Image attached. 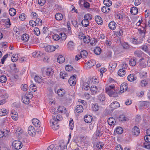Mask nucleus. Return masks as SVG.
Instances as JSON below:
<instances>
[{"instance_id": "nucleus-1", "label": "nucleus", "mask_w": 150, "mask_h": 150, "mask_svg": "<svg viewBox=\"0 0 150 150\" xmlns=\"http://www.w3.org/2000/svg\"><path fill=\"white\" fill-rule=\"evenodd\" d=\"M115 86L114 85H111L108 86L105 88L106 92L110 97H116L118 96V94L123 93L124 91L123 87L121 85L120 88V91L115 90L114 89Z\"/></svg>"}, {"instance_id": "nucleus-2", "label": "nucleus", "mask_w": 150, "mask_h": 150, "mask_svg": "<svg viewBox=\"0 0 150 150\" xmlns=\"http://www.w3.org/2000/svg\"><path fill=\"white\" fill-rule=\"evenodd\" d=\"M42 73L44 76L52 77L53 76L54 71L52 68H49L45 69L43 71Z\"/></svg>"}, {"instance_id": "nucleus-3", "label": "nucleus", "mask_w": 150, "mask_h": 150, "mask_svg": "<svg viewBox=\"0 0 150 150\" xmlns=\"http://www.w3.org/2000/svg\"><path fill=\"white\" fill-rule=\"evenodd\" d=\"M12 146L16 150L21 149L23 146L22 143L20 141H14L12 143Z\"/></svg>"}, {"instance_id": "nucleus-4", "label": "nucleus", "mask_w": 150, "mask_h": 150, "mask_svg": "<svg viewBox=\"0 0 150 150\" xmlns=\"http://www.w3.org/2000/svg\"><path fill=\"white\" fill-rule=\"evenodd\" d=\"M101 89L100 87L97 88L96 86H91L90 88V90L91 92V93L92 95H95L97 93L99 92V90Z\"/></svg>"}, {"instance_id": "nucleus-5", "label": "nucleus", "mask_w": 150, "mask_h": 150, "mask_svg": "<svg viewBox=\"0 0 150 150\" xmlns=\"http://www.w3.org/2000/svg\"><path fill=\"white\" fill-rule=\"evenodd\" d=\"M28 132L31 136H35V130L33 126L30 125L28 129Z\"/></svg>"}, {"instance_id": "nucleus-6", "label": "nucleus", "mask_w": 150, "mask_h": 150, "mask_svg": "<svg viewBox=\"0 0 150 150\" xmlns=\"http://www.w3.org/2000/svg\"><path fill=\"white\" fill-rule=\"evenodd\" d=\"M67 46L69 50H73L74 48L75 43L73 41H70L67 43Z\"/></svg>"}, {"instance_id": "nucleus-7", "label": "nucleus", "mask_w": 150, "mask_h": 150, "mask_svg": "<svg viewBox=\"0 0 150 150\" xmlns=\"http://www.w3.org/2000/svg\"><path fill=\"white\" fill-rule=\"evenodd\" d=\"M132 132L133 135L137 136L140 133L139 129L137 127L135 126L132 129Z\"/></svg>"}, {"instance_id": "nucleus-8", "label": "nucleus", "mask_w": 150, "mask_h": 150, "mask_svg": "<svg viewBox=\"0 0 150 150\" xmlns=\"http://www.w3.org/2000/svg\"><path fill=\"white\" fill-rule=\"evenodd\" d=\"M92 117L90 115H85L84 118V121L88 123H91L92 121Z\"/></svg>"}, {"instance_id": "nucleus-9", "label": "nucleus", "mask_w": 150, "mask_h": 150, "mask_svg": "<svg viewBox=\"0 0 150 150\" xmlns=\"http://www.w3.org/2000/svg\"><path fill=\"white\" fill-rule=\"evenodd\" d=\"M21 100L22 102L25 104H28L29 102V97L26 96H22Z\"/></svg>"}, {"instance_id": "nucleus-10", "label": "nucleus", "mask_w": 150, "mask_h": 150, "mask_svg": "<svg viewBox=\"0 0 150 150\" xmlns=\"http://www.w3.org/2000/svg\"><path fill=\"white\" fill-rule=\"evenodd\" d=\"M97 99L100 103H103L105 100V95L103 93H101L97 96Z\"/></svg>"}, {"instance_id": "nucleus-11", "label": "nucleus", "mask_w": 150, "mask_h": 150, "mask_svg": "<svg viewBox=\"0 0 150 150\" xmlns=\"http://www.w3.org/2000/svg\"><path fill=\"white\" fill-rule=\"evenodd\" d=\"M120 105L119 103L117 101H115L112 103L110 105V107L112 110L117 108L120 107Z\"/></svg>"}, {"instance_id": "nucleus-12", "label": "nucleus", "mask_w": 150, "mask_h": 150, "mask_svg": "<svg viewBox=\"0 0 150 150\" xmlns=\"http://www.w3.org/2000/svg\"><path fill=\"white\" fill-rule=\"evenodd\" d=\"M52 117L54 122L59 121H61L62 119V116L59 114L57 115L55 114L52 116Z\"/></svg>"}, {"instance_id": "nucleus-13", "label": "nucleus", "mask_w": 150, "mask_h": 150, "mask_svg": "<svg viewBox=\"0 0 150 150\" xmlns=\"http://www.w3.org/2000/svg\"><path fill=\"white\" fill-rule=\"evenodd\" d=\"M58 122H54L51 120L50 121V124L52 128L54 130H57L59 128V125H57Z\"/></svg>"}, {"instance_id": "nucleus-14", "label": "nucleus", "mask_w": 150, "mask_h": 150, "mask_svg": "<svg viewBox=\"0 0 150 150\" xmlns=\"http://www.w3.org/2000/svg\"><path fill=\"white\" fill-rule=\"evenodd\" d=\"M32 122L35 127H40V122L39 120L38 119L36 118L33 119L32 120Z\"/></svg>"}, {"instance_id": "nucleus-15", "label": "nucleus", "mask_w": 150, "mask_h": 150, "mask_svg": "<svg viewBox=\"0 0 150 150\" xmlns=\"http://www.w3.org/2000/svg\"><path fill=\"white\" fill-rule=\"evenodd\" d=\"M117 26L116 23L114 21L110 22L108 24V27L109 28L112 30H115Z\"/></svg>"}, {"instance_id": "nucleus-16", "label": "nucleus", "mask_w": 150, "mask_h": 150, "mask_svg": "<svg viewBox=\"0 0 150 150\" xmlns=\"http://www.w3.org/2000/svg\"><path fill=\"white\" fill-rule=\"evenodd\" d=\"M103 132L100 127H97L96 135L97 137H100L103 134Z\"/></svg>"}, {"instance_id": "nucleus-17", "label": "nucleus", "mask_w": 150, "mask_h": 150, "mask_svg": "<svg viewBox=\"0 0 150 150\" xmlns=\"http://www.w3.org/2000/svg\"><path fill=\"white\" fill-rule=\"evenodd\" d=\"M54 46L52 45H48L45 48V50L48 52H51L54 51Z\"/></svg>"}, {"instance_id": "nucleus-18", "label": "nucleus", "mask_w": 150, "mask_h": 150, "mask_svg": "<svg viewBox=\"0 0 150 150\" xmlns=\"http://www.w3.org/2000/svg\"><path fill=\"white\" fill-rule=\"evenodd\" d=\"M95 20L96 23L98 25H101L103 23V20L99 16H97L95 17Z\"/></svg>"}, {"instance_id": "nucleus-19", "label": "nucleus", "mask_w": 150, "mask_h": 150, "mask_svg": "<svg viewBox=\"0 0 150 150\" xmlns=\"http://www.w3.org/2000/svg\"><path fill=\"white\" fill-rule=\"evenodd\" d=\"M64 57L62 55H59L57 58V61L59 63H62L64 62Z\"/></svg>"}, {"instance_id": "nucleus-20", "label": "nucleus", "mask_w": 150, "mask_h": 150, "mask_svg": "<svg viewBox=\"0 0 150 150\" xmlns=\"http://www.w3.org/2000/svg\"><path fill=\"white\" fill-rule=\"evenodd\" d=\"M76 111L78 113L82 112L83 110V107L81 105H78L76 107Z\"/></svg>"}, {"instance_id": "nucleus-21", "label": "nucleus", "mask_w": 150, "mask_h": 150, "mask_svg": "<svg viewBox=\"0 0 150 150\" xmlns=\"http://www.w3.org/2000/svg\"><path fill=\"white\" fill-rule=\"evenodd\" d=\"M61 150H67V144L66 143L62 142L59 145Z\"/></svg>"}, {"instance_id": "nucleus-22", "label": "nucleus", "mask_w": 150, "mask_h": 150, "mask_svg": "<svg viewBox=\"0 0 150 150\" xmlns=\"http://www.w3.org/2000/svg\"><path fill=\"white\" fill-rule=\"evenodd\" d=\"M130 12L132 15H136L138 12V10L137 8L135 7H133L131 8L130 9Z\"/></svg>"}, {"instance_id": "nucleus-23", "label": "nucleus", "mask_w": 150, "mask_h": 150, "mask_svg": "<svg viewBox=\"0 0 150 150\" xmlns=\"http://www.w3.org/2000/svg\"><path fill=\"white\" fill-rule=\"evenodd\" d=\"M55 19L57 21H61L63 18V15L60 13H57L55 15Z\"/></svg>"}, {"instance_id": "nucleus-24", "label": "nucleus", "mask_w": 150, "mask_h": 150, "mask_svg": "<svg viewBox=\"0 0 150 150\" xmlns=\"http://www.w3.org/2000/svg\"><path fill=\"white\" fill-rule=\"evenodd\" d=\"M29 38V35L26 34H24L23 36L21 37V39L24 42L28 41Z\"/></svg>"}, {"instance_id": "nucleus-25", "label": "nucleus", "mask_w": 150, "mask_h": 150, "mask_svg": "<svg viewBox=\"0 0 150 150\" xmlns=\"http://www.w3.org/2000/svg\"><path fill=\"white\" fill-rule=\"evenodd\" d=\"M93 51L96 55H98L100 54L101 52V49L100 47H97L95 48Z\"/></svg>"}, {"instance_id": "nucleus-26", "label": "nucleus", "mask_w": 150, "mask_h": 150, "mask_svg": "<svg viewBox=\"0 0 150 150\" xmlns=\"http://www.w3.org/2000/svg\"><path fill=\"white\" fill-rule=\"evenodd\" d=\"M57 93L60 96H62L65 94V90L63 89H59L57 91Z\"/></svg>"}, {"instance_id": "nucleus-27", "label": "nucleus", "mask_w": 150, "mask_h": 150, "mask_svg": "<svg viewBox=\"0 0 150 150\" xmlns=\"http://www.w3.org/2000/svg\"><path fill=\"white\" fill-rule=\"evenodd\" d=\"M115 122V119L112 117L109 118L108 120V124L110 126H112V125H114Z\"/></svg>"}, {"instance_id": "nucleus-28", "label": "nucleus", "mask_w": 150, "mask_h": 150, "mask_svg": "<svg viewBox=\"0 0 150 150\" xmlns=\"http://www.w3.org/2000/svg\"><path fill=\"white\" fill-rule=\"evenodd\" d=\"M66 109L63 106H60L58 108L57 112V113L61 112L62 113L66 112Z\"/></svg>"}, {"instance_id": "nucleus-29", "label": "nucleus", "mask_w": 150, "mask_h": 150, "mask_svg": "<svg viewBox=\"0 0 150 150\" xmlns=\"http://www.w3.org/2000/svg\"><path fill=\"white\" fill-rule=\"evenodd\" d=\"M137 78L134 76V75L133 74H129L127 76V79L128 80L130 81H133L136 80Z\"/></svg>"}, {"instance_id": "nucleus-30", "label": "nucleus", "mask_w": 150, "mask_h": 150, "mask_svg": "<svg viewBox=\"0 0 150 150\" xmlns=\"http://www.w3.org/2000/svg\"><path fill=\"white\" fill-rule=\"evenodd\" d=\"M87 52L85 50H83L81 52L80 55L81 56V57L84 58L87 56Z\"/></svg>"}, {"instance_id": "nucleus-31", "label": "nucleus", "mask_w": 150, "mask_h": 150, "mask_svg": "<svg viewBox=\"0 0 150 150\" xmlns=\"http://www.w3.org/2000/svg\"><path fill=\"white\" fill-rule=\"evenodd\" d=\"M8 113L6 109L2 108L0 110V116H3L6 115Z\"/></svg>"}, {"instance_id": "nucleus-32", "label": "nucleus", "mask_w": 150, "mask_h": 150, "mask_svg": "<svg viewBox=\"0 0 150 150\" xmlns=\"http://www.w3.org/2000/svg\"><path fill=\"white\" fill-rule=\"evenodd\" d=\"M135 56L138 57H141L143 54V53L141 51L137 50L134 52Z\"/></svg>"}, {"instance_id": "nucleus-33", "label": "nucleus", "mask_w": 150, "mask_h": 150, "mask_svg": "<svg viewBox=\"0 0 150 150\" xmlns=\"http://www.w3.org/2000/svg\"><path fill=\"white\" fill-rule=\"evenodd\" d=\"M88 65L89 67H93L96 64V62L94 60H91L87 62Z\"/></svg>"}, {"instance_id": "nucleus-34", "label": "nucleus", "mask_w": 150, "mask_h": 150, "mask_svg": "<svg viewBox=\"0 0 150 150\" xmlns=\"http://www.w3.org/2000/svg\"><path fill=\"white\" fill-rule=\"evenodd\" d=\"M83 40L84 43L86 44L89 43L91 41L90 37L88 35L86 36H84Z\"/></svg>"}, {"instance_id": "nucleus-35", "label": "nucleus", "mask_w": 150, "mask_h": 150, "mask_svg": "<svg viewBox=\"0 0 150 150\" xmlns=\"http://www.w3.org/2000/svg\"><path fill=\"white\" fill-rule=\"evenodd\" d=\"M90 88L89 86L86 82H84L83 83L82 89L83 90L87 91Z\"/></svg>"}, {"instance_id": "nucleus-36", "label": "nucleus", "mask_w": 150, "mask_h": 150, "mask_svg": "<svg viewBox=\"0 0 150 150\" xmlns=\"http://www.w3.org/2000/svg\"><path fill=\"white\" fill-rule=\"evenodd\" d=\"M108 6H103L101 9L102 11L105 13H108L110 10V8H108Z\"/></svg>"}, {"instance_id": "nucleus-37", "label": "nucleus", "mask_w": 150, "mask_h": 150, "mask_svg": "<svg viewBox=\"0 0 150 150\" xmlns=\"http://www.w3.org/2000/svg\"><path fill=\"white\" fill-rule=\"evenodd\" d=\"M125 74V70L122 69H120L118 71V74L120 76H123Z\"/></svg>"}, {"instance_id": "nucleus-38", "label": "nucleus", "mask_w": 150, "mask_h": 150, "mask_svg": "<svg viewBox=\"0 0 150 150\" xmlns=\"http://www.w3.org/2000/svg\"><path fill=\"white\" fill-rule=\"evenodd\" d=\"M9 13L10 16H13L16 14V11L15 8H11L9 9Z\"/></svg>"}, {"instance_id": "nucleus-39", "label": "nucleus", "mask_w": 150, "mask_h": 150, "mask_svg": "<svg viewBox=\"0 0 150 150\" xmlns=\"http://www.w3.org/2000/svg\"><path fill=\"white\" fill-rule=\"evenodd\" d=\"M104 145V144L101 143H98L96 146L95 148L98 150H100L101 149H103Z\"/></svg>"}, {"instance_id": "nucleus-40", "label": "nucleus", "mask_w": 150, "mask_h": 150, "mask_svg": "<svg viewBox=\"0 0 150 150\" xmlns=\"http://www.w3.org/2000/svg\"><path fill=\"white\" fill-rule=\"evenodd\" d=\"M58 147L56 146L55 145L52 144L49 146L47 150H58Z\"/></svg>"}, {"instance_id": "nucleus-41", "label": "nucleus", "mask_w": 150, "mask_h": 150, "mask_svg": "<svg viewBox=\"0 0 150 150\" xmlns=\"http://www.w3.org/2000/svg\"><path fill=\"white\" fill-rule=\"evenodd\" d=\"M33 56L34 57H38V56H41L43 54L40 53V51L35 52L33 53Z\"/></svg>"}, {"instance_id": "nucleus-42", "label": "nucleus", "mask_w": 150, "mask_h": 150, "mask_svg": "<svg viewBox=\"0 0 150 150\" xmlns=\"http://www.w3.org/2000/svg\"><path fill=\"white\" fill-rule=\"evenodd\" d=\"M81 23L83 26L86 27L88 25L89 22L88 20L84 19L82 21Z\"/></svg>"}, {"instance_id": "nucleus-43", "label": "nucleus", "mask_w": 150, "mask_h": 150, "mask_svg": "<svg viewBox=\"0 0 150 150\" xmlns=\"http://www.w3.org/2000/svg\"><path fill=\"white\" fill-rule=\"evenodd\" d=\"M7 80V79L6 76L3 75L0 76V82L1 83H5Z\"/></svg>"}, {"instance_id": "nucleus-44", "label": "nucleus", "mask_w": 150, "mask_h": 150, "mask_svg": "<svg viewBox=\"0 0 150 150\" xmlns=\"http://www.w3.org/2000/svg\"><path fill=\"white\" fill-rule=\"evenodd\" d=\"M129 65L132 67L134 66L136 64V60L133 59H131L129 62Z\"/></svg>"}, {"instance_id": "nucleus-45", "label": "nucleus", "mask_w": 150, "mask_h": 150, "mask_svg": "<svg viewBox=\"0 0 150 150\" xmlns=\"http://www.w3.org/2000/svg\"><path fill=\"white\" fill-rule=\"evenodd\" d=\"M30 90L32 92H35L36 91V86L34 84H31L30 85Z\"/></svg>"}, {"instance_id": "nucleus-46", "label": "nucleus", "mask_w": 150, "mask_h": 150, "mask_svg": "<svg viewBox=\"0 0 150 150\" xmlns=\"http://www.w3.org/2000/svg\"><path fill=\"white\" fill-rule=\"evenodd\" d=\"M103 3L105 5L108 7H109L112 4V2L110 0H104Z\"/></svg>"}, {"instance_id": "nucleus-47", "label": "nucleus", "mask_w": 150, "mask_h": 150, "mask_svg": "<svg viewBox=\"0 0 150 150\" xmlns=\"http://www.w3.org/2000/svg\"><path fill=\"white\" fill-rule=\"evenodd\" d=\"M60 78L63 79H67V77L68 76L67 74L62 72H61L60 73Z\"/></svg>"}, {"instance_id": "nucleus-48", "label": "nucleus", "mask_w": 150, "mask_h": 150, "mask_svg": "<svg viewBox=\"0 0 150 150\" xmlns=\"http://www.w3.org/2000/svg\"><path fill=\"white\" fill-rule=\"evenodd\" d=\"M35 22L36 26H41L42 25V21L39 18H36Z\"/></svg>"}, {"instance_id": "nucleus-49", "label": "nucleus", "mask_w": 150, "mask_h": 150, "mask_svg": "<svg viewBox=\"0 0 150 150\" xmlns=\"http://www.w3.org/2000/svg\"><path fill=\"white\" fill-rule=\"evenodd\" d=\"M117 64L114 62H110L109 65V68H110L113 69H115L117 66Z\"/></svg>"}, {"instance_id": "nucleus-50", "label": "nucleus", "mask_w": 150, "mask_h": 150, "mask_svg": "<svg viewBox=\"0 0 150 150\" xmlns=\"http://www.w3.org/2000/svg\"><path fill=\"white\" fill-rule=\"evenodd\" d=\"M115 131L116 133L118 134H121L123 132V129L121 127L117 128Z\"/></svg>"}, {"instance_id": "nucleus-51", "label": "nucleus", "mask_w": 150, "mask_h": 150, "mask_svg": "<svg viewBox=\"0 0 150 150\" xmlns=\"http://www.w3.org/2000/svg\"><path fill=\"white\" fill-rule=\"evenodd\" d=\"M92 16L91 14L88 13L86 14L84 16V20L89 21L92 19Z\"/></svg>"}, {"instance_id": "nucleus-52", "label": "nucleus", "mask_w": 150, "mask_h": 150, "mask_svg": "<svg viewBox=\"0 0 150 150\" xmlns=\"http://www.w3.org/2000/svg\"><path fill=\"white\" fill-rule=\"evenodd\" d=\"M99 106L97 104L93 105L92 106L93 111H97L99 109Z\"/></svg>"}, {"instance_id": "nucleus-53", "label": "nucleus", "mask_w": 150, "mask_h": 150, "mask_svg": "<svg viewBox=\"0 0 150 150\" xmlns=\"http://www.w3.org/2000/svg\"><path fill=\"white\" fill-rule=\"evenodd\" d=\"M71 22L72 24L75 28H77L78 27V25L77 24V22L76 21V18L72 19L71 20Z\"/></svg>"}, {"instance_id": "nucleus-54", "label": "nucleus", "mask_w": 150, "mask_h": 150, "mask_svg": "<svg viewBox=\"0 0 150 150\" xmlns=\"http://www.w3.org/2000/svg\"><path fill=\"white\" fill-rule=\"evenodd\" d=\"M21 88L22 90L26 91L28 89V85L25 84H23L21 85Z\"/></svg>"}, {"instance_id": "nucleus-55", "label": "nucleus", "mask_w": 150, "mask_h": 150, "mask_svg": "<svg viewBox=\"0 0 150 150\" xmlns=\"http://www.w3.org/2000/svg\"><path fill=\"white\" fill-rule=\"evenodd\" d=\"M18 55L17 54H13L11 57V61L13 62H14L17 61L18 60Z\"/></svg>"}, {"instance_id": "nucleus-56", "label": "nucleus", "mask_w": 150, "mask_h": 150, "mask_svg": "<svg viewBox=\"0 0 150 150\" xmlns=\"http://www.w3.org/2000/svg\"><path fill=\"white\" fill-rule=\"evenodd\" d=\"M53 39L57 41L61 38V36H60V35H58L57 34H54L53 36Z\"/></svg>"}, {"instance_id": "nucleus-57", "label": "nucleus", "mask_w": 150, "mask_h": 150, "mask_svg": "<svg viewBox=\"0 0 150 150\" xmlns=\"http://www.w3.org/2000/svg\"><path fill=\"white\" fill-rule=\"evenodd\" d=\"M148 103V102L146 101H143L140 102V107H144L146 106Z\"/></svg>"}, {"instance_id": "nucleus-58", "label": "nucleus", "mask_w": 150, "mask_h": 150, "mask_svg": "<svg viewBox=\"0 0 150 150\" xmlns=\"http://www.w3.org/2000/svg\"><path fill=\"white\" fill-rule=\"evenodd\" d=\"M34 33L37 35H39L40 34L39 29L37 27H35L34 29Z\"/></svg>"}, {"instance_id": "nucleus-59", "label": "nucleus", "mask_w": 150, "mask_h": 150, "mask_svg": "<svg viewBox=\"0 0 150 150\" xmlns=\"http://www.w3.org/2000/svg\"><path fill=\"white\" fill-rule=\"evenodd\" d=\"M132 41L133 43L134 44H139L141 42L140 40H138L135 39L134 38L132 39Z\"/></svg>"}, {"instance_id": "nucleus-60", "label": "nucleus", "mask_w": 150, "mask_h": 150, "mask_svg": "<svg viewBox=\"0 0 150 150\" xmlns=\"http://www.w3.org/2000/svg\"><path fill=\"white\" fill-rule=\"evenodd\" d=\"M119 120L121 121H125L126 117L124 115H120L119 117Z\"/></svg>"}, {"instance_id": "nucleus-61", "label": "nucleus", "mask_w": 150, "mask_h": 150, "mask_svg": "<svg viewBox=\"0 0 150 150\" xmlns=\"http://www.w3.org/2000/svg\"><path fill=\"white\" fill-rule=\"evenodd\" d=\"M69 124L70 129L71 130H72L74 127V122L72 120H70Z\"/></svg>"}, {"instance_id": "nucleus-62", "label": "nucleus", "mask_w": 150, "mask_h": 150, "mask_svg": "<svg viewBox=\"0 0 150 150\" xmlns=\"http://www.w3.org/2000/svg\"><path fill=\"white\" fill-rule=\"evenodd\" d=\"M144 139L146 142L147 143L150 142V134L145 136Z\"/></svg>"}, {"instance_id": "nucleus-63", "label": "nucleus", "mask_w": 150, "mask_h": 150, "mask_svg": "<svg viewBox=\"0 0 150 150\" xmlns=\"http://www.w3.org/2000/svg\"><path fill=\"white\" fill-rule=\"evenodd\" d=\"M19 18L21 21L25 20V15L24 13H21L19 16Z\"/></svg>"}, {"instance_id": "nucleus-64", "label": "nucleus", "mask_w": 150, "mask_h": 150, "mask_svg": "<svg viewBox=\"0 0 150 150\" xmlns=\"http://www.w3.org/2000/svg\"><path fill=\"white\" fill-rule=\"evenodd\" d=\"M73 69V68L72 66L70 65H67L65 67L66 70L68 71H71Z\"/></svg>"}]
</instances>
